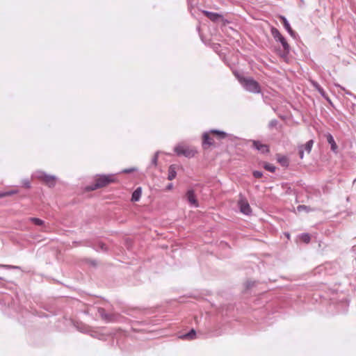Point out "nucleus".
Here are the masks:
<instances>
[{"instance_id":"1","label":"nucleus","mask_w":356,"mask_h":356,"mask_svg":"<svg viewBox=\"0 0 356 356\" xmlns=\"http://www.w3.org/2000/svg\"><path fill=\"white\" fill-rule=\"evenodd\" d=\"M115 181L114 175H97L95 177L94 183L88 186L87 189L88 191H95L103 188L111 183H113Z\"/></svg>"},{"instance_id":"2","label":"nucleus","mask_w":356,"mask_h":356,"mask_svg":"<svg viewBox=\"0 0 356 356\" xmlns=\"http://www.w3.org/2000/svg\"><path fill=\"white\" fill-rule=\"evenodd\" d=\"M238 80L247 91L252 93L261 92V87L259 83L252 78H239Z\"/></svg>"},{"instance_id":"3","label":"nucleus","mask_w":356,"mask_h":356,"mask_svg":"<svg viewBox=\"0 0 356 356\" xmlns=\"http://www.w3.org/2000/svg\"><path fill=\"white\" fill-rule=\"evenodd\" d=\"M271 34L273 36L275 41L281 43L282 46L283 47V49H284V54L285 55L289 54V53L290 51V46L288 44L285 38L281 34L280 31L277 29L273 27L271 29Z\"/></svg>"},{"instance_id":"4","label":"nucleus","mask_w":356,"mask_h":356,"mask_svg":"<svg viewBox=\"0 0 356 356\" xmlns=\"http://www.w3.org/2000/svg\"><path fill=\"white\" fill-rule=\"evenodd\" d=\"M35 177L38 179L42 181L45 184L49 187H54L56 185V177L53 175H47L43 171H37L35 173Z\"/></svg>"},{"instance_id":"5","label":"nucleus","mask_w":356,"mask_h":356,"mask_svg":"<svg viewBox=\"0 0 356 356\" xmlns=\"http://www.w3.org/2000/svg\"><path fill=\"white\" fill-rule=\"evenodd\" d=\"M174 151L177 156H184L187 158L193 157L197 152L196 150L190 149L188 147L182 145L175 146Z\"/></svg>"},{"instance_id":"6","label":"nucleus","mask_w":356,"mask_h":356,"mask_svg":"<svg viewBox=\"0 0 356 356\" xmlns=\"http://www.w3.org/2000/svg\"><path fill=\"white\" fill-rule=\"evenodd\" d=\"M238 205L240 211L243 214L248 216L252 213V209L245 198L241 197L238 202Z\"/></svg>"},{"instance_id":"7","label":"nucleus","mask_w":356,"mask_h":356,"mask_svg":"<svg viewBox=\"0 0 356 356\" xmlns=\"http://www.w3.org/2000/svg\"><path fill=\"white\" fill-rule=\"evenodd\" d=\"M313 145H314V140H309L305 145L298 146V151H299V155H300V159H303L305 151H306L308 154H309L311 152Z\"/></svg>"},{"instance_id":"8","label":"nucleus","mask_w":356,"mask_h":356,"mask_svg":"<svg viewBox=\"0 0 356 356\" xmlns=\"http://www.w3.org/2000/svg\"><path fill=\"white\" fill-rule=\"evenodd\" d=\"M252 147L262 154H267L269 152L268 145L262 144L259 140H253L252 141Z\"/></svg>"},{"instance_id":"9","label":"nucleus","mask_w":356,"mask_h":356,"mask_svg":"<svg viewBox=\"0 0 356 356\" xmlns=\"http://www.w3.org/2000/svg\"><path fill=\"white\" fill-rule=\"evenodd\" d=\"M203 14L208 17L211 21L213 22H217L220 19L223 18V16L219 13L210 12L207 10H203Z\"/></svg>"},{"instance_id":"10","label":"nucleus","mask_w":356,"mask_h":356,"mask_svg":"<svg viewBox=\"0 0 356 356\" xmlns=\"http://www.w3.org/2000/svg\"><path fill=\"white\" fill-rule=\"evenodd\" d=\"M186 198L190 204L197 207H198V202L196 199V196L195 194V192L193 189H190L186 193Z\"/></svg>"},{"instance_id":"11","label":"nucleus","mask_w":356,"mask_h":356,"mask_svg":"<svg viewBox=\"0 0 356 356\" xmlns=\"http://www.w3.org/2000/svg\"><path fill=\"white\" fill-rule=\"evenodd\" d=\"M98 313L106 322H113L115 320L112 314H107L104 308H99Z\"/></svg>"},{"instance_id":"12","label":"nucleus","mask_w":356,"mask_h":356,"mask_svg":"<svg viewBox=\"0 0 356 356\" xmlns=\"http://www.w3.org/2000/svg\"><path fill=\"white\" fill-rule=\"evenodd\" d=\"M312 85L323 98H325L328 102L331 103V100L328 97L325 91L317 82L313 81Z\"/></svg>"},{"instance_id":"13","label":"nucleus","mask_w":356,"mask_h":356,"mask_svg":"<svg viewBox=\"0 0 356 356\" xmlns=\"http://www.w3.org/2000/svg\"><path fill=\"white\" fill-rule=\"evenodd\" d=\"M213 145V139L210 137L209 133L205 132L203 134V141L202 146L204 149L207 148V147L211 146Z\"/></svg>"},{"instance_id":"14","label":"nucleus","mask_w":356,"mask_h":356,"mask_svg":"<svg viewBox=\"0 0 356 356\" xmlns=\"http://www.w3.org/2000/svg\"><path fill=\"white\" fill-rule=\"evenodd\" d=\"M326 138L327 143L330 145L331 150L333 152L337 153L338 147L334 141V137L332 136V134H327L326 135Z\"/></svg>"},{"instance_id":"15","label":"nucleus","mask_w":356,"mask_h":356,"mask_svg":"<svg viewBox=\"0 0 356 356\" xmlns=\"http://www.w3.org/2000/svg\"><path fill=\"white\" fill-rule=\"evenodd\" d=\"M177 175V171H176V166L175 165H170L168 168V180H172L176 177Z\"/></svg>"},{"instance_id":"16","label":"nucleus","mask_w":356,"mask_h":356,"mask_svg":"<svg viewBox=\"0 0 356 356\" xmlns=\"http://www.w3.org/2000/svg\"><path fill=\"white\" fill-rule=\"evenodd\" d=\"M142 194V190L141 188H137L132 193L131 195V201L133 202H138Z\"/></svg>"},{"instance_id":"17","label":"nucleus","mask_w":356,"mask_h":356,"mask_svg":"<svg viewBox=\"0 0 356 356\" xmlns=\"http://www.w3.org/2000/svg\"><path fill=\"white\" fill-rule=\"evenodd\" d=\"M210 132L217 135V136L220 139H224L228 136V134L226 132H225L223 131H219L217 129H212L210 131Z\"/></svg>"},{"instance_id":"18","label":"nucleus","mask_w":356,"mask_h":356,"mask_svg":"<svg viewBox=\"0 0 356 356\" xmlns=\"http://www.w3.org/2000/svg\"><path fill=\"white\" fill-rule=\"evenodd\" d=\"M195 336H196V332L194 329H192L188 333L183 334L181 337V338L191 340V339H195Z\"/></svg>"},{"instance_id":"19","label":"nucleus","mask_w":356,"mask_h":356,"mask_svg":"<svg viewBox=\"0 0 356 356\" xmlns=\"http://www.w3.org/2000/svg\"><path fill=\"white\" fill-rule=\"evenodd\" d=\"M29 220L38 226H42L44 225V220L38 218L31 217L29 218Z\"/></svg>"},{"instance_id":"20","label":"nucleus","mask_w":356,"mask_h":356,"mask_svg":"<svg viewBox=\"0 0 356 356\" xmlns=\"http://www.w3.org/2000/svg\"><path fill=\"white\" fill-rule=\"evenodd\" d=\"M277 161L282 165V166H288L289 165V160L286 158V156H279L277 158Z\"/></svg>"},{"instance_id":"21","label":"nucleus","mask_w":356,"mask_h":356,"mask_svg":"<svg viewBox=\"0 0 356 356\" xmlns=\"http://www.w3.org/2000/svg\"><path fill=\"white\" fill-rule=\"evenodd\" d=\"M300 237L305 243H309L311 241L310 235L308 233H302Z\"/></svg>"},{"instance_id":"22","label":"nucleus","mask_w":356,"mask_h":356,"mask_svg":"<svg viewBox=\"0 0 356 356\" xmlns=\"http://www.w3.org/2000/svg\"><path fill=\"white\" fill-rule=\"evenodd\" d=\"M297 211L299 212H301L302 211H305L306 212H309V211H312V209L309 207L301 204V205H298L297 207Z\"/></svg>"},{"instance_id":"23","label":"nucleus","mask_w":356,"mask_h":356,"mask_svg":"<svg viewBox=\"0 0 356 356\" xmlns=\"http://www.w3.org/2000/svg\"><path fill=\"white\" fill-rule=\"evenodd\" d=\"M96 250L97 251L106 252L108 250V248H107L106 245L104 243L99 242L97 244V246L96 248Z\"/></svg>"},{"instance_id":"24","label":"nucleus","mask_w":356,"mask_h":356,"mask_svg":"<svg viewBox=\"0 0 356 356\" xmlns=\"http://www.w3.org/2000/svg\"><path fill=\"white\" fill-rule=\"evenodd\" d=\"M264 168L270 172H274L276 170L275 166L270 163H265Z\"/></svg>"},{"instance_id":"25","label":"nucleus","mask_w":356,"mask_h":356,"mask_svg":"<svg viewBox=\"0 0 356 356\" xmlns=\"http://www.w3.org/2000/svg\"><path fill=\"white\" fill-rule=\"evenodd\" d=\"M284 27L292 37H295L296 33L291 29L289 23L286 24V25H284Z\"/></svg>"},{"instance_id":"26","label":"nucleus","mask_w":356,"mask_h":356,"mask_svg":"<svg viewBox=\"0 0 356 356\" xmlns=\"http://www.w3.org/2000/svg\"><path fill=\"white\" fill-rule=\"evenodd\" d=\"M0 267L6 268V269H20L19 266H13V265L0 264Z\"/></svg>"},{"instance_id":"27","label":"nucleus","mask_w":356,"mask_h":356,"mask_svg":"<svg viewBox=\"0 0 356 356\" xmlns=\"http://www.w3.org/2000/svg\"><path fill=\"white\" fill-rule=\"evenodd\" d=\"M159 152H156L154 154V155L152 157V159L151 163H152V165H154L155 166L157 165V161H158V158H159Z\"/></svg>"},{"instance_id":"28","label":"nucleus","mask_w":356,"mask_h":356,"mask_svg":"<svg viewBox=\"0 0 356 356\" xmlns=\"http://www.w3.org/2000/svg\"><path fill=\"white\" fill-rule=\"evenodd\" d=\"M22 183L23 186L26 188H30L31 186V182H30V181L28 179H23Z\"/></svg>"},{"instance_id":"29","label":"nucleus","mask_w":356,"mask_h":356,"mask_svg":"<svg viewBox=\"0 0 356 356\" xmlns=\"http://www.w3.org/2000/svg\"><path fill=\"white\" fill-rule=\"evenodd\" d=\"M277 124H278V121L277 120L274 119V120H272L269 122L268 127L270 129H273V128L275 127Z\"/></svg>"},{"instance_id":"30","label":"nucleus","mask_w":356,"mask_h":356,"mask_svg":"<svg viewBox=\"0 0 356 356\" xmlns=\"http://www.w3.org/2000/svg\"><path fill=\"white\" fill-rule=\"evenodd\" d=\"M252 174L255 178H261L263 175L262 172L259 170H254Z\"/></svg>"},{"instance_id":"31","label":"nucleus","mask_w":356,"mask_h":356,"mask_svg":"<svg viewBox=\"0 0 356 356\" xmlns=\"http://www.w3.org/2000/svg\"><path fill=\"white\" fill-rule=\"evenodd\" d=\"M5 193H6V196H10L14 194H17L18 193V191L11 190V191H6Z\"/></svg>"},{"instance_id":"32","label":"nucleus","mask_w":356,"mask_h":356,"mask_svg":"<svg viewBox=\"0 0 356 356\" xmlns=\"http://www.w3.org/2000/svg\"><path fill=\"white\" fill-rule=\"evenodd\" d=\"M280 19L282 22L283 26L286 25V24L289 23L287 20V19L284 16H281Z\"/></svg>"},{"instance_id":"33","label":"nucleus","mask_w":356,"mask_h":356,"mask_svg":"<svg viewBox=\"0 0 356 356\" xmlns=\"http://www.w3.org/2000/svg\"><path fill=\"white\" fill-rule=\"evenodd\" d=\"M132 171H134V169H125L122 172H124V173H129V172H131Z\"/></svg>"},{"instance_id":"34","label":"nucleus","mask_w":356,"mask_h":356,"mask_svg":"<svg viewBox=\"0 0 356 356\" xmlns=\"http://www.w3.org/2000/svg\"><path fill=\"white\" fill-rule=\"evenodd\" d=\"M172 187H173L172 184H169L167 186V189H168V190H170V189H172Z\"/></svg>"},{"instance_id":"35","label":"nucleus","mask_w":356,"mask_h":356,"mask_svg":"<svg viewBox=\"0 0 356 356\" xmlns=\"http://www.w3.org/2000/svg\"><path fill=\"white\" fill-rule=\"evenodd\" d=\"M4 197H6V193L5 192L0 193V198Z\"/></svg>"},{"instance_id":"36","label":"nucleus","mask_w":356,"mask_h":356,"mask_svg":"<svg viewBox=\"0 0 356 356\" xmlns=\"http://www.w3.org/2000/svg\"><path fill=\"white\" fill-rule=\"evenodd\" d=\"M74 243H76V245H78V244H79V243H78V242H76V241H74Z\"/></svg>"},{"instance_id":"37","label":"nucleus","mask_w":356,"mask_h":356,"mask_svg":"<svg viewBox=\"0 0 356 356\" xmlns=\"http://www.w3.org/2000/svg\"><path fill=\"white\" fill-rule=\"evenodd\" d=\"M251 286V284H250V283H248V287H249V286Z\"/></svg>"}]
</instances>
